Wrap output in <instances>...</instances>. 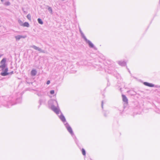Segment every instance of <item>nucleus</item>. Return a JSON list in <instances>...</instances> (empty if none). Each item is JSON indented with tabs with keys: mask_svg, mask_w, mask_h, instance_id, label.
<instances>
[{
	"mask_svg": "<svg viewBox=\"0 0 160 160\" xmlns=\"http://www.w3.org/2000/svg\"><path fill=\"white\" fill-rule=\"evenodd\" d=\"M6 60L5 58H3L1 61L0 63L1 65L0 66V68L2 69V70H3L6 67Z\"/></svg>",
	"mask_w": 160,
	"mask_h": 160,
	"instance_id": "1",
	"label": "nucleus"
},
{
	"mask_svg": "<svg viewBox=\"0 0 160 160\" xmlns=\"http://www.w3.org/2000/svg\"><path fill=\"white\" fill-rule=\"evenodd\" d=\"M4 71L1 73V75L2 76H5L9 74V73L8 72V69L7 68H6L4 70Z\"/></svg>",
	"mask_w": 160,
	"mask_h": 160,
	"instance_id": "2",
	"label": "nucleus"
},
{
	"mask_svg": "<svg viewBox=\"0 0 160 160\" xmlns=\"http://www.w3.org/2000/svg\"><path fill=\"white\" fill-rule=\"evenodd\" d=\"M52 109L54 112L57 114H58L60 112V110L59 109H58L56 107L52 106L51 107Z\"/></svg>",
	"mask_w": 160,
	"mask_h": 160,
	"instance_id": "3",
	"label": "nucleus"
},
{
	"mask_svg": "<svg viewBox=\"0 0 160 160\" xmlns=\"http://www.w3.org/2000/svg\"><path fill=\"white\" fill-rule=\"evenodd\" d=\"M143 84L144 85L148 86L149 87H153L154 86V85L151 83H149L147 82H145L143 83Z\"/></svg>",
	"mask_w": 160,
	"mask_h": 160,
	"instance_id": "4",
	"label": "nucleus"
},
{
	"mask_svg": "<svg viewBox=\"0 0 160 160\" xmlns=\"http://www.w3.org/2000/svg\"><path fill=\"white\" fill-rule=\"evenodd\" d=\"M122 98L123 101L126 102V103H128V99L127 98V97L124 95H122Z\"/></svg>",
	"mask_w": 160,
	"mask_h": 160,
	"instance_id": "5",
	"label": "nucleus"
},
{
	"mask_svg": "<svg viewBox=\"0 0 160 160\" xmlns=\"http://www.w3.org/2000/svg\"><path fill=\"white\" fill-rule=\"evenodd\" d=\"M59 118L63 122H64L66 121V119L64 117V116L63 115H61L59 116Z\"/></svg>",
	"mask_w": 160,
	"mask_h": 160,
	"instance_id": "6",
	"label": "nucleus"
},
{
	"mask_svg": "<svg viewBox=\"0 0 160 160\" xmlns=\"http://www.w3.org/2000/svg\"><path fill=\"white\" fill-rule=\"evenodd\" d=\"M67 129L71 134H72L73 133V132L71 127L69 126L68 127H67Z\"/></svg>",
	"mask_w": 160,
	"mask_h": 160,
	"instance_id": "7",
	"label": "nucleus"
},
{
	"mask_svg": "<svg viewBox=\"0 0 160 160\" xmlns=\"http://www.w3.org/2000/svg\"><path fill=\"white\" fill-rule=\"evenodd\" d=\"M37 72L35 70H32L31 72V74L32 76H35L36 75Z\"/></svg>",
	"mask_w": 160,
	"mask_h": 160,
	"instance_id": "8",
	"label": "nucleus"
},
{
	"mask_svg": "<svg viewBox=\"0 0 160 160\" xmlns=\"http://www.w3.org/2000/svg\"><path fill=\"white\" fill-rule=\"evenodd\" d=\"M38 22L39 23L42 24L43 23V22L42 20L40 18H38Z\"/></svg>",
	"mask_w": 160,
	"mask_h": 160,
	"instance_id": "9",
	"label": "nucleus"
},
{
	"mask_svg": "<svg viewBox=\"0 0 160 160\" xmlns=\"http://www.w3.org/2000/svg\"><path fill=\"white\" fill-rule=\"evenodd\" d=\"M22 25L23 26L28 27L29 26V24L28 23L25 22L24 23H23Z\"/></svg>",
	"mask_w": 160,
	"mask_h": 160,
	"instance_id": "10",
	"label": "nucleus"
},
{
	"mask_svg": "<svg viewBox=\"0 0 160 160\" xmlns=\"http://www.w3.org/2000/svg\"><path fill=\"white\" fill-rule=\"evenodd\" d=\"M88 44H89V46L91 47V48H93V47H94V46H93V44L92 43V42H90L89 41L88 42Z\"/></svg>",
	"mask_w": 160,
	"mask_h": 160,
	"instance_id": "11",
	"label": "nucleus"
},
{
	"mask_svg": "<svg viewBox=\"0 0 160 160\" xmlns=\"http://www.w3.org/2000/svg\"><path fill=\"white\" fill-rule=\"evenodd\" d=\"M82 154L83 155H86V152H85V150L82 148Z\"/></svg>",
	"mask_w": 160,
	"mask_h": 160,
	"instance_id": "12",
	"label": "nucleus"
},
{
	"mask_svg": "<svg viewBox=\"0 0 160 160\" xmlns=\"http://www.w3.org/2000/svg\"><path fill=\"white\" fill-rule=\"evenodd\" d=\"M27 17L28 18V19H29V20H31V16L30 14H28V15H27Z\"/></svg>",
	"mask_w": 160,
	"mask_h": 160,
	"instance_id": "13",
	"label": "nucleus"
},
{
	"mask_svg": "<svg viewBox=\"0 0 160 160\" xmlns=\"http://www.w3.org/2000/svg\"><path fill=\"white\" fill-rule=\"evenodd\" d=\"M54 90H51L50 91V93L52 94H54Z\"/></svg>",
	"mask_w": 160,
	"mask_h": 160,
	"instance_id": "14",
	"label": "nucleus"
},
{
	"mask_svg": "<svg viewBox=\"0 0 160 160\" xmlns=\"http://www.w3.org/2000/svg\"><path fill=\"white\" fill-rule=\"evenodd\" d=\"M48 10L50 12H52V9L51 8H48Z\"/></svg>",
	"mask_w": 160,
	"mask_h": 160,
	"instance_id": "15",
	"label": "nucleus"
},
{
	"mask_svg": "<svg viewBox=\"0 0 160 160\" xmlns=\"http://www.w3.org/2000/svg\"><path fill=\"white\" fill-rule=\"evenodd\" d=\"M50 83V81L49 80H48L47 81V84L48 85Z\"/></svg>",
	"mask_w": 160,
	"mask_h": 160,
	"instance_id": "16",
	"label": "nucleus"
},
{
	"mask_svg": "<svg viewBox=\"0 0 160 160\" xmlns=\"http://www.w3.org/2000/svg\"><path fill=\"white\" fill-rule=\"evenodd\" d=\"M16 38V39H17V40H19V38H17V37Z\"/></svg>",
	"mask_w": 160,
	"mask_h": 160,
	"instance_id": "17",
	"label": "nucleus"
},
{
	"mask_svg": "<svg viewBox=\"0 0 160 160\" xmlns=\"http://www.w3.org/2000/svg\"><path fill=\"white\" fill-rule=\"evenodd\" d=\"M2 2H3V0H1Z\"/></svg>",
	"mask_w": 160,
	"mask_h": 160,
	"instance_id": "18",
	"label": "nucleus"
},
{
	"mask_svg": "<svg viewBox=\"0 0 160 160\" xmlns=\"http://www.w3.org/2000/svg\"><path fill=\"white\" fill-rule=\"evenodd\" d=\"M35 48L36 49H37V47H35Z\"/></svg>",
	"mask_w": 160,
	"mask_h": 160,
	"instance_id": "19",
	"label": "nucleus"
}]
</instances>
